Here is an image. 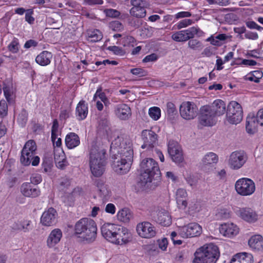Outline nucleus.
I'll use <instances>...</instances> for the list:
<instances>
[{"instance_id": "2eb2a0df", "label": "nucleus", "mask_w": 263, "mask_h": 263, "mask_svg": "<svg viewBox=\"0 0 263 263\" xmlns=\"http://www.w3.org/2000/svg\"><path fill=\"white\" fill-rule=\"evenodd\" d=\"M141 136L144 142L141 146L142 148H153L156 145L157 135L154 132L151 130H143Z\"/></svg>"}, {"instance_id": "423d86ee", "label": "nucleus", "mask_w": 263, "mask_h": 263, "mask_svg": "<svg viewBox=\"0 0 263 263\" xmlns=\"http://www.w3.org/2000/svg\"><path fill=\"white\" fill-rule=\"evenodd\" d=\"M36 145L34 141L29 140L26 142L22 152L20 161L25 166H28L30 164L33 166H36L40 162V158L36 156Z\"/></svg>"}, {"instance_id": "bf43d9fd", "label": "nucleus", "mask_w": 263, "mask_h": 263, "mask_svg": "<svg viewBox=\"0 0 263 263\" xmlns=\"http://www.w3.org/2000/svg\"><path fill=\"white\" fill-rule=\"evenodd\" d=\"M128 23L131 26L136 28H139L142 25V21L138 18H129Z\"/></svg>"}, {"instance_id": "09e8293b", "label": "nucleus", "mask_w": 263, "mask_h": 263, "mask_svg": "<svg viewBox=\"0 0 263 263\" xmlns=\"http://www.w3.org/2000/svg\"><path fill=\"white\" fill-rule=\"evenodd\" d=\"M107 49L112 52H113L116 55H123L125 54V51L122 48L119 46H109Z\"/></svg>"}, {"instance_id": "1a4fd4ad", "label": "nucleus", "mask_w": 263, "mask_h": 263, "mask_svg": "<svg viewBox=\"0 0 263 263\" xmlns=\"http://www.w3.org/2000/svg\"><path fill=\"white\" fill-rule=\"evenodd\" d=\"M247 160V155L243 151H235L230 156L228 165L233 170H238L245 164Z\"/></svg>"}, {"instance_id": "3c124183", "label": "nucleus", "mask_w": 263, "mask_h": 263, "mask_svg": "<svg viewBox=\"0 0 263 263\" xmlns=\"http://www.w3.org/2000/svg\"><path fill=\"white\" fill-rule=\"evenodd\" d=\"M21 225V227H17L15 228H14V230H23L24 232H28L29 231L31 228L30 226V221H24L23 223H20Z\"/></svg>"}, {"instance_id": "8fccbe9b", "label": "nucleus", "mask_w": 263, "mask_h": 263, "mask_svg": "<svg viewBox=\"0 0 263 263\" xmlns=\"http://www.w3.org/2000/svg\"><path fill=\"white\" fill-rule=\"evenodd\" d=\"M130 72L134 75L138 76L139 77H144L147 75V71L142 68H135L130 69Z\"/></svg>"}, {"instance_id": "5fc2aeb1", "label": "nucleus", "mask_w": 263, "mask_h": 263, "mask_svg": "<svg viewBox=\"0 0 263 263\" xmlns=\"http://www.w3.org/2000/svg\"><path fill=\"white\" fill-rule=\"evenodd\" d=\"M42 181V177L37 174H32L30 177V183L36 185Z\"/></svg>"}, {"instance_id": "4c0bfd02", "label": "nucleus", "mask_w": 263, "mask_h": 263, "mask_svg": "<svg viewBox=\"0 0 263 263\" xmlns=\"http://www.w3.org/2000/svg\"><path fill=\"white\" fill-rule=\"evenodd\" d=\"M149 116L154 120H158L161 116V110L158 107H153L149 109Z\"/></svg>"}, {"instance_id": "6e6552de", "label": "nucleus", "mask_w": 263, "mask_h": 263, "mask_svg": "<svg viewBox=\"0 0 263 263\" xmlns=\"http://www.w3.org/2000/svg\"><path fill=\"white\" fill-rule=\"evenodd\" d=\"M235 187L237 193L242 196L252 195L255 190L254 182L247 178L238 179L235 183Z\"/></svg>"}, {"instance_id": "ddd939ff", "label": "nucleus", "mask_w": 263, "mask_h": 263, "mask_svg": "<svg viewBox=\"0 0 263 263\" xmlns=\"http://www.w3.org/2000/svg\"><path fill=\"white\" fill-rule=\"evenodd\" d=\"M199 117L200 123L203 126H213L215 124L216 116L208 105L201 107Z\"/></svg>"}, {"instance_id": "e2e57ef3", "label": "nucleus", "mask_w": 263, "mask_h": 263, "mask_svg": "<svg viewBox=\"0 0 263 263\" xmlns=\"http://www.w3.org/2000/svg\"><path fill=\"white\" fill-rule=\"evenodd\" d=\"M158 243L159 248L163 251L166 250L168 245V241L166 238H163L161 240H158Z\"/></svg>"}, {"instance_id": "5701e85b", "label": "nucleus", "mask_w": 263, "mask_h": 263, "mask_svg": "<svg viewBox=\"0 0 263 263\" xmlns=\"http://www.w3.org/2000/svg\"><path fill=\"white\" fill-rule=\"evenodd\" d=\"M238 227L232 223L221 224L219 228L220 233L228 237L236 235L238 233Z\"/></svg>"}, {"instance_id": "603ef678", "label": "nucleus", "mask_w": 263, "mask_h": 263, "mask_svg": "<svg viewBox=\"0 0 263 263\" xmlns=\"http://www.w3.org/2000/svg\"><path fill=\"white\" fill-rule=\"evenodd\" d=\"M33 13V11L31 9H29L26 10L25 14V20L30 24H32L34 23V18L32 16Z\"/></svg>"}, {"instance_id": "ea45409f", "label": "nucleus", "mask_w": 263, "mask_h": 263, "mask_svg": "<svg viewBox=\"0 0 263 263\" xmlns=\"http://www.w3.org/2000/svg\"><path fill=\"white\" fill-rule=\"evenodd\" d=\"M188 46L193 50H201L202 48L201 42L197 40H191L188 42Z\"/></svg>"}, {"instance_id": "7ed1b4c3", "label": "nucleus", "mask_w": 263, "mask_h": 263, "mask_svg": "<svg viewBox=\"0 0 263 263\" xmlns=\"http://www.w3.org/2000/svg\"><path fill=\"white\" fill-rule=\"evenodd\" d=\"M74 231L78 237L87 242H92L97 236V225L91 219L82 218L76 223Z\"/></svg>"}, {"instance_id": "de8ad7c7", "label": "nucleus", "mask_w": 263, "mask_h": 263, "mask_svg": "<svg viewBox=\"0 0 263 263\" xmlns=\"http://www.w3.org/2000/svg\"><path fill=\"white\" fill-rule=\"evenodd\" d=\"M104 13L107 17H117L120 15V12L116 9H106L104 10Z\"/></svg>"}, {"instance_id": "412c9836", "label": "nucleus", "mask_w": 263, "mask_h": 263, "mask_svg": "<svg viewBox=\"0 0 263 263\" xmlns=\"http://www.w3.org/2000/svg\"><path fill=\"white\" fill-rule=\"evenodd\" d=\"M114 112L116 116L122 120H127L132 116L129 106L126 104H119L115 106Z\"/></svg>"}, {"instance_id": "dca6fc26", "label": "nucleus", "mask_w": 263, "mask_h": 263, "mask_svg": "<svg viewBox=\"0 0 263 263\" xmlns=\"http://www.w3.org/2000/svg\"><path fill=\"white\" fill-rule=\"evenodd\" d=\"M117 230L114 237L116 240L111 241V242L119 245H122L127 243L129 241L130 236L128 230L126 228L119 226Z\"/></svg>"}, {"instance_id": "a211bd4d", "label": "nucleus", "mask_w": 263, "mask_h": 263, "mask_svg": "<svg viewBox=\"0 0 263 263\" xmlns=\"http://www.w3.org/2000/svg\"><path fill=\"white\" fill-rule=\"evenodd\" d=\"M21 191L25 197L35 198L38 197L41 193L39 187L29 182H25L22 184L21 187Z\"/></svg>"}, {"instance_id": "37998d69", "label": "nucleus", "mask_w": 263, "mask_h": 263, "mask_svg": "<svg viewBox=\"0 0 263 263\" xmlns=\"http://www.w3.org/2000/svg\"><path fill=\"white\" fill-rule=\"evenodd\" d=\"M70 185V180L67 177H63L59 180V188L64 190L68 188Z\"/></svg>"}, {"instance_id": "f03ea898", "label": "nucleus", "mask_w": 263, "mask_h": 263, "mask_svg": "<svg viewBox=\"0 0 263 263\" xmlns=\"http://www.w3.org/2000/svg\"><path fill=\"white\" fill-rule=\"evenodd\" d=\"M141 180L144 183L152 182L157 184L161 180V172L158 163L152 158H145L140 164Z\"/></svg>"}, {"instance_id": "7c9ffc66", "label": "nucleus", "mask_w": 263, "mask_h": 263, "mask_svg": "<svg viewBox=\"0 0 263 263\" xmlns=\"http://www.w3.org/2000/svg\"><path fill=\"white\" fill-rule=\"evenodd\" d=\"M65 142L66 146L70 149L73 148L80 143V138L74 133H70L65 137Z\"/></svg>"}, {"instance_id": "680f3d73", "label": "nucleus", "mask_w": 263, "mask_h": 263, "mask_svg": "<svg viewBox=\"0 0 263 263\" xmlns=\"http://www.w3.org/2000/svg\"><path fill=\"white\" fill-rule=\"evenodd\" d=\"M158 56L155 53H152L149 55H146L142 60L144 63H147L150 62H154L157 60Z\"/></svg>"}, {"instance_id": "a18cd8bd", "label": "nucleus", "mask_w": 263, "mask_h": 263, "mask_svg": "<svg viewBox=\"0 0 263 263\" xmlns=\"http://www.w3.org/2000/svg\"><path fill=\"white\" fill-rule=\"evenodd\" d=\"M167 113L169 116L175 115L177 114V110L175 105L172 102H168L166 104Z\"/></svg>"}, {"instance_id": "4be33fe9", "label": "nucleus", "mask_w": 263, "mask_h": 263, "mask_svg": "<svg viewBox=\"0 0 263 263\" xmlns=\"http://www.w3.org/2000/svg\"><path fill=\"white\" fill-rule=\"evenodd\" d=\"M118 225L112 223H105L101 227V234L102 236L109 241L115 240L114 238L117 231Z\"/></svg>"}, {"instance_id": "864d4df0", "label": "nucleus", "mask_w": 263, "mask_h": 263, "mask_svg": "<svg viewBox=\"0 0 263 263\" xmlns=\"http://www.w3.org/2000/svg\"><path fill=\"white\" fill-rule=\"evenodd\" d=\"M193 21L190 19H184L180 21L177 25V28L178 29H180L182 28L186 27L189 25H190L192 24Z\"/></svg>"}, {"instance_id": "2f4dec72", "label": "nucleus", "mask_w": 263, "mask_h": 263, "mask_svg": "<svg viewBox=\"0 0 263 263\" xmlns=\"http://www.w3.org/2000/svg\"><path fill=\"white\" fill-rule=\"evenodd\" d=\"M157 223L163 226H169L172 223V220L169 213L165 211H161L158 213L156 219Z\"/></svg>"}, {"instance_id": "a19ab883", "label": "nucleus", "mask_w": 263, "mask_h": 263, "mask_svg": "<svg viewBox=\"0 0 263 263\" xmlns=\"http://www.w3.org/2000/svg\"><path fill=\"white\" fill-rule=\"evenodd\" d=\"M109 27L114 31H121L123 30V25L119 21H112L109 23Z\"/></svg>"}, {"instance_id": "79ce46f5", "label": "nucleus", "mask_w": 263, "mask_h": 263, "mask_svg": "<svg viewBox=\"0 0 263 263\" xmlns=\"http://www.w3.org/2000/svg\"><path fill=\"white\" fill-rule=\"evenodd\" d=\"M184 31L186 35V39L189 40L194 37V35L198 33V29L195 27H192L186 30H184Z\"/></svg>"}, {"instance_id": "393cba45", "label": "nucleus", "mask_w": 263, "mask_h": 263, "mask_svg": "<svg viewBox=\"0 0 263 263\" xmlns=\"http://www.w3.org/2000/svg\"><path fill=\"white\" fill-rule=\"evenodd\" d=\"M62 237V232L59 229L53 230L50 233L47 240V245L49 248L53 247L59 242Z\"/></svg>"}, {"instance_id": "f3484780", "label": "nucleus", "mask_w": 263, "mask_h": 263, "mask_svg": "<svg viewBox=\"0 0 263 263\" xmlns=\"http://www.w3.org/2000/svg\"><path fill=\"white\" fill-rule=\"evenodd\" d=\"M57 215L56 210L50 208L43 213L41 218V222L45 226H52L56 223Z\"/></svg>"}, {"instance_id": "cd10ccee", "label": "nucleus", "mask_w": 263, "mask_h": 263, "mask_svg": "<svg viewBox=\"0 0 263 263\" xmlns=\"http://www.w3.org/2000/svg\"><path fill=\"white\" fill-rule=\"evenodd\" d=\"M250 248L256 251H263V237L260 235L252 236L248 241Z\"/></svg>"}, {"instance_id": "c03bdc74", "label": "nucleus", "mask_w": 263, "mask_h": 263, "mask_svg": "<svg viewBox=\"0 0 263 263\" xmlns=\"http://www.w3.org/2000/svg\"><path fill=\"white\" fill-rule=\"evenodd\" d=\"M18 40L14 38L8 46V49L12 53H16L18 50Z\"/></svg>"}, {"instance_id": "69168bd1", "label": "nucleus", "mask_w": 263, "mask_h": 263, "mask_svg": "<svg viewBox=\"0 0 263 263\" xmlns=\"http://www.w3.org/2000/svg\"><path fill=\"white\" fill-rule=\"evenodd\" d=\"M178 206L179 208L185 209L187 204L186 198L176 199Z\"/></svg>"}, {"instance_id": "c9c22d12", "label": "nucleus", "mask_w": 263, "mask_h": 263, "mask_svg": "<svg viewBox=\"0 0 263 263\" xmlns=\"http://www.w3.org/2000/svg\"><path fill=\"white\" fill-rule=\"evenodd\" d=\"M218 161V157L217 155L212 152L206 154L202 160V163L204 165L217 163Z\"/></svg>"}, {"instance_id": "f257e3e1", "label": "nucleus", "mask_w": 263, "mask_h": 263, "mask_svg": "<svg viewBox=\"0 0 263 263\" xmlns=\"http://www.w3.org/2000/svg\"><path fill=\"white\" fill-rule=\"evenodd\" d=\"M114 159L112 167L118 174H124L130 170L133 160L134 152L132 147H128L125 149H121L111 153Z\"/></svg>"}, {"instance_id": "49530a36", "label": "nucleus", "mask_w": 263, "mask_h": 263, "mask_svg": "<svg viewBox=\"0 0 263 263\" xmlns=\"http://www.w3.org/2000/svg\"><path fill=\"white\" fill-rule=\"evenodd\" d=\"M61 154H62L61 157H62V159L63 160L62 161L61 160V161H58V162H57L55 164H56V165L58 168L61 169V170H64V169H65L66 166L67 165L68 163L66 159L65 156L64 152L63 151H61Z\"/></svg>"}, {"instance_id": "20e7f679", "label": "nucleus", "mask_w": 263, "mask_h": 263, "mask_svg": "<svg viewBox=\"0 0 263 263\" xmlns=\"http://www.w3.org/2000/svg\"><path fill=\"white\" fill-rule=\"evenodd\" d=\"M219 255L217 246L213 243L207 244L197 249L193 263H216Z\"/></svg>"}, {"instance_id": "6ab92c4d", "label": "nucleus", "mask_w": 263, "mask_h": 263, "mask_svg": "<svg viewBox=\"0 0 263 263\" xmlns=\"http://www.w3.org/2000/svg\"><path fill=\"white\" fill-rule=\"evenodd\" d=\"M94 182L99 191V196L102 198L103 203H105L108 200L111 191L103 180L96 179Z\"/></svg>"}, {"instance_id": "774afa93", "label": "nucleus", "mask_w": 263, "mask_h": 263, "mask_svg": "<svg viewBox=\"0 0 263 263\" xmlns=\"http://www.w3.org/2000/svg\"><path fill=\"white\" fill-rule=\"evenodd\" d=\"M260 126H263V108L259 110L255 116Z\"/></svg>"}, {"instance_id": "c756f323", "label": "nucleus", "mask_w": 263, "mask_h": 263, "mask_svg": "<svg viewBox=\"0 0 263 263\" xmlns=\"http://www.w3.org/2000/svg\"><path fill=\"white\" fill-rule=\"evenodd\" d=\"M88 114V105L84 100L80 101L76 107V116L79 120L85 119Z\"/></svg>"}, {"instance_id": "f8f14e48", "label": "nucleus", "mask_w": 263, "mask_h": 263, "mask_svg": "<svg viewBox=\"0 0 263 263\" xmlns=\"http://www.w3.org/2000/svg\"><path fill=\"white\" fill-rule=\"evenodd\" d=\"M138 234L142 238H151L156 234V228L148 221L139 223L136 227Z\"/></svg>"}, {"instance_id": "0eeeda50", "label": "nucleus", "mask_w": 263, "mask_h": 263, "mask_svg": "<svg viewBox=\"0 0 263 263\" xmlns=\"http://www.w3.org/2000/svg\"><path fill=\"white\" fill-rule=\"evenodd\" d=\"M243 118V110L240 104L236 101L230 102L227 106V119L232 124L239 123Z\"/></svg>"}, {"instance_id": "58836bf2", "label": "nucleus", "mask_w": 263, "mask_h": 263, "mask_svg": "<svg viewBox=\"0 0 263 263\" xmlns=\"http://www.w3.org/2000/svg\"><path fill=\"white\" fill-rule=\"evenodd\" d=\"M184 30L176 32L172 34L173 40L176 42H184L187 41Z\"/></svg>"}, {"instance_id": "a878e982", "label": "nucleus", "mask_w": 263, "mask_h": 263, "mask_svg": "<svg viewBox=\"0 0 263 263\" xmlns=\"http://www.w3.org/2000/svg\"><path fill=\"white\" fill-rule=\"evenodd\" d=\"M216 116H219L226 112V104L221 100H216L211 105H208Z\"/></svg>"}, {"instance_id": "b1692460", "label": "nucleus", "mask_w": 263, "mask_h": 263, "mask_svg": "<svg viewBox=\"0 0 263 263\" xmlns=\"http://www.w3.org/2000/svg\"><path fill=\"white\" fill-rule=\"evenodd\" d=\"M259 122L254 114H250L247 117L246 128V131L250 134H254L257 129Z\"/></svg>"}, {"instance_id": "052dcab7", "label": "nucleus", "mask_w": 263, "mask_h": 263, "mask_svg": "<svg viewBox=\"0 0 263 263\" xmlns=\"http://www.w3.org/2000/svg\"><path fill=\"white\" fill-rule=\"evenodd\" d=\"M176 199L186 198L187 197V193L185 189H178L176 194Z\"/></svg>"}, {"instance_id": "c85d7f7f", "label": "nucleus", "mask_w": 263, "mask_h": 263, "mask_svg": "<svg viewBox=\"0 0 263 263\" xmlns=\"http://www.w3.org/2000/svg\"><path fill=\"white\" fill-rule=\"evenodd\" d=\"M239 215L245 220L250 222H255L257 219V216L253 210L250 208H243L239 210Z\"/></svg>"}, {"instance_id": "e433bc0d", "label": "nucleus", "mask_w": 263, "mask_h": 263, "mask_svg": "<svg viewBox=\"0 0 263 263\" xmlns=\"http://www.w3.org/2000/svg\"><path fill=\"white\" fill-rule=\"evenodd\" d=\"M130 14L137 18H142L146 15V10L144 6L132 7L130 10Z\"/></svg>"}, {"instance_id": "aec40b11", "label": "nucleus", "mask_w": 263, "mask_h": 263, "mask_svg": "<svg viewBox=\"0 0 263 263\" xmlns=\"http://www.w3.org/2000/svg\"><path fill=\"white\" fill-rule=\"evenodd\" d=\"M132 147L131 140L127 137L125 138L118 137L111 143L110 146L111 153H116L118 149H125L127 147Z\"/></svg>"}, {"instance_id": "338daca9", "label": "nucleus", "mask_w": 263, "mask_h": 263, "mask_svg": "<svg viewBox=\"0 0 263 263\" xmlns=\"http://www.w3.org/2000/svg\"><path fill=\"white\" fill-rule=\"evenodd\" d=\"M245 36L246 39L253 40H256L258 38V34L256 32H253L251 31H249L246 33Z\"/></svg>"}, {"instance_id": "6e6d98bb", "label": "nucleus", "mask_w": 263, "mask_h": 263, "mask_svg": "<svg viewBox=\"0 0 263 263\" xmlns=\"http://www.w3.org/2000/svg\"><path fill=\"white\" fill-rule=\"evenodd\" d=\"M28 113L25 109H23L18 115V120L21 121L22 124H25L27 121Z\"/></svg>"}, {"instance_id": "4468645a", "label": "nucleus", "mask_w": 263, "mask_h": 263, "mask_svg": "<svg viewBox=\"0 0 263 263\" xmlns=\"http://www.w3.org/2000/svg\"><path fill=\"white\" fill-rule=\"evenodd\" d=\"M167 146L168 153L172 160L176 163L182 162L184 159L182 151L178 143L170 141Z\"/></svg>"}, {"instance_id": "39448f33", "label": "nucleus", "mask_w": 263, "mask_h": 263, "mask_svg": "<svg viewBox=\"0 0 263 263\" xmlns=\"http://www.w3.org/2000/svg\"><path fill=\"white\" fill-rule=\"evenodd\" d=\"M105 151L92 147L90 152L89 166L91 173L96 177H101L104 173L106 164Z\"/></svg>"}, {"instance_id": "bb28decb", "label": "nucleus", "mask_w": 263, "mask_h": 263, "mask_svg": "<svg viewBox=\"0 0 263 263\" xmlns=\"http://www.w3.org/2000/svg\"><path fill=\"white\" fill-rule=\"evenodd\" d=\"M230 263H253V257L246 252L238 253L233 256Z\"/></svg>"}, {"instance_id": "9b49d317", "label": "nucleus", "mask_w": 263, "mask_h": 263, "mask_svg": "<svg viewBox=\"0 0 263 263\" xmlns=\"http://www.w3.org/2000/svg\"><path fill=\"white\" fill-rule=\"evenodd\" d=\"M198 107L192 102H183L180 106L181 116L185 120H191L196 117L198 113Z\"/></svg>"}, {"instance_id": "72a5a7b5", "label": "nucleus", "mask_w": 263, "mask_h": 263, "mask_svg": "<svg viewBox=\"0 0 263 263\" xmlns=\"http://www.w3.org/2000/svg\"><path fill=\"white\" fill-rule=\"evenodd\" d=\"M132 217L130 210L128 208H123L120 210L117 214L118 220L123 222H128Z\"/></svg>"}, {"instance_id": "473e14b6", "label": "nucleus", "mask_w": 263, "mask_h": 263, "mask_svg": "<svg viewBox=\"0 0 263 263\" xmlns=\"http://www.w3.org/2000/svg\"><path fill=\"white\" fill-rule=\"evenodd\" d=\"M51 58L52 54L50 52L44 51L36 57L35 61L39 65L46 66L50 63Z\"/></svg>"}, {"instance_id": "f704fd0d", "label": "nucleus", "mask_w": 263, "mask_h": 263, "mask_svg": "<svg viewBox=\"0 0 263 263\" xmlns=\"http://www.w3.org/2000/svg\"><path fill=\"white\" fill-rule=\"evenodd\" d=\"M87 37L89 42H97L102 39V34L98 29L89 30L87 32Z\"/></svg>"}, {"instance_id": "4d7b16f0", "label": "nucleus", "mask_w": 263, "mask_h": 263, "mask_svg": "<svg viewBox=\"0 0 263 263\" xmlns=\"http://www.w3.org/2000/svg\"><path fill=\"white\" fill-rule=\"evenodd\" d=\"M246 25L247 26V27L251 29H256L259 31L263 30V27L259 26L254 21L246 22Z\"/></svg>"}, {"instance_id": "9d476101", "label": "nucleus", "mask_w": 263, "mask_h": 263, "mask_svg": "<svg viewBox=\"0 0 263 263\" xmlns=\"http://www.w3.org/2000/svg\"><path fill=\"white\" fill-rule=\"evenodd\" d=\"M201 232V227L195 222L190 223L186 226L180 227L179 228V234L182 238L198 236Z\"/></svg>"}, {"instance_id": "0e129e2a", "label": "nucleus", "mask_w": 263, "mask_h": 263, "mask_svg": "<svg viewBox=\"0 0 263 263\" xmlns=\"http://www.w3.org/2000/svg\"><path fill=\"white\" fill-rule=\"evenodd\" d=\"M105 210L106 213L114 214L116 212V207L112 203H108L106 205Z\"/></svg>"}, {"instance_id": "13d9d810", "label": "nucleus", "mask_w": 263, "mask_h": 263, "mask_svg": "<svg viewBox=\"0 0 263 263\" xmlns=\"http://www.w3.org/2000/svg\"><path fill=\"white\" fill-rule=\"evenodd\" d=\"M7 104L5 101H0V115L5 116L7 114Z\"/></svg>"}]
</instances>
